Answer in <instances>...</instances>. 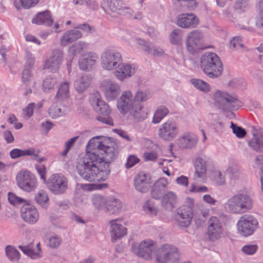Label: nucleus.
<instances>
[{"label":"nucleus","instance_id":"6ab92c4d","mask_svg":"<svg viewBox=\"0 0 263 263\" xmlns=\"http://www.w3.org/2000/svg\"><path fill=\"white\" fill-rule=\"evenodd\" d=\"M106 5L110 11L120 15L129 14L132 16L133 14L132 9L121 0H106Z\"/></svg>","mask_w":263,"mask_h":263},{"label":"nucleus","instance_id":"e433bc0d","mask_svg":"<svg viewBox=\"0 0 263 263\" xmlns=\"http://www.w3.org/2000/svg\"><path fill=\"white\" fill-rule=\"evenodd\" d=\"M69 97V82L65 81L62 83L58 90L56 98L59 101H62Z\"/></svg>","mask_w":263,"mask_h":263},{"label":"nucleus","instance_id":"c03bdc74","mask_svg":"<svg viewBox=\"0 0 263 263\" xmlns=\"http://www.w3.org/2000/svg\"><path fill=\"white\" fill-rule=\"evenodd\" d=\"M35 200L37 203L45 208H46L48 204V197L46 193L43 191H42L36 194L35 196Z\"/></svg>","mask_w":263,"mask_h":263},{"label":"nucleus","instance_id":"f257e3e1","mask_svg":"<svg viewBox=\"0 0 263 263\" xmlns=\"http://www.w3.org/2000/svg\"><path fill=\"white\" fill-rule=\"evenodd\" d=\"M102 136L91 138L87 143L86 154L77 162L78 174L88 182L105 180L110 173L109 164L117 158V144L110 142Z\"/></svg>","mask_w":263,"mask_h":263},{"label":"nucleus","instance_id":"f704fd0d","mask_svg":"<svg viewBox=\"0 0 263 263\" xmlns=\"http://www.w3.org/2000/svg\"><path fill=\"white\" fill-rule=\"evenodd\" d=\"M67 113L64 106L59 107L56 104H52L48 109V114L53 119L64 116Z\"/></svg>","mask_w":263,"mask_h":263},{"label":"nucleus","instance_id":"c85d7f7f","mask_svg":"<svg viewBox=\"0 0 263 263\" xmlns=\"http://www.w3.org/2000/svg\"><path fill=\"white\" fill-rule=\"evenodd\" d=\"M32 22L36 25L50 26L53 23L50 12L49 10L39 12L32 19Z\"/></svg>","mask_w":263,"mask_h":263},{"label":"nucleus","instance_id":"ddd939ff","mask_svg":"<svg viewBox=\"0 0 263 263\" xmlns=\"http://www.w3.org/2000/svg\"><path fill=\"white\" fill-rule=\"evenodd\" d=\"M203 35L198 30H194L189 33L186 39V45L188 51L194 54L198 50L202 49Z\"/></svg>","mask_w":263,"mask_h":263},{"label":"nucleus","instance_id":"f8f14e48","mask_svg":"<svg viewBox=\"0 0 263 263\" xmlns=\"http://www.w3.org/2000/svg\"><path fill=\"white\" fill-rule=\"evenodd\" d=\"M16 181L18 186L26 192L33 191L36 186L34 175L27 171L20 172L16 176Z\"/></svg>","mask_w":263,"mask_h":263},{"label":"nucleus","instance_id":"37998d69","mask_svg":"<svg viewBox=\"0 0 263 263\" xmlns=\"http://www.w3.org/2000/svg\"><path fill=\"white\" fill-rule=\"evenodd\" d=\"M151 97V93L148 90H138L135 94L134 101L135 104L137 102H143L147 101Z\"/></svg>","mask_w":263,"mask_h":263},{"label":"nucleus","instance_id":"423d86ee","mask_svg":"<svg viewBox=\"0 0 263 263\" xmlns=\"http://www.w3.org/2000/svg\"><path fill=\"white\" fill-rule=\"evenodd\" d=\"M89 102L96 111L98 114V121L106 124L113 125V120L110 117V109L108 105L101 99L98 92L90 95Z\"/></svg>","mask_w":263,"mask_h":263},{"label":"nucleus","instance_id":"4be33fe9","mask_svg":"<svg viewBox=\"0 0 263 263\" xmlns=\"http://www.w3.org/2000/svg\"><path fill=\"white\" fill-rule=\"evenodd\" d=\"M136 69V66L134 64L121 65L118 69L114 71V75L119 81H123L125 79L129 78L134 74Z\"/></svg>","mask_w":263,"mask_h":263},{"label":"nucleus","instance_id":"412c9836","mask_svg":"<svg viewBox=\"0 0 263 263\" xmlns=\"http://www.w3.org/2000/svg\"><path fill=\"white\" fill-rule=\"evenodd\" d=\"M21 213L23 219L30 224L35 223L39 219V213L36 208L27 203L23 205Z\"/></svg>","mask_w":263,"mask_h":263},{"label":"nucleus","instance_id":"0e129e2a","mask_svg":"<svg viewBox=\"0 0 263 263\" xmlns=\"http://www.w3.org/2000/svg\"><path fill=\"white\" fill-rule=\"evenodd\" d=\"M20 2L24 8L28 9L36 5L39 0H20Z\"/></svg>","mask_w":263,"mask_h":263},{"label":"nucleus","instance_id":"f3484780","mask_svg":"<svg viewBox=\"0 0 263 263\" xmlns=\"http://www.w3.org/2000/svg\"><path fill=\"white\" fill-rule=\"evenodd\" d=\"M223 229L221 222L216 217H212L209 220L208 235L211 241H215L221 237Z\"/></svg>","mask_w":263,"mask_h":263},{"label":"nucleus","instance_id":"4c0bfd02","mask_svg":"<svg viewBox=\"0 0 263 263\" xmlns=\"http://www.w3.org/2000/svg\"><path fill=\"white\" fill-rule=\"evenodd\" d=\"M57 83V80L54 77L48 76L43 81V89L45 92H48L54 88Z\"/></svg>","mask_w":263,"mask_h":263},{"label":"nucleus","instance_id":"de8ad7c7","mask_svg":"<svg viewBox=\"0 0 263 263\" xmlns=\"http://www.w3.org/2000/svg\"><path fill=\"white\" fill-rule=\"evenodd\" d=\"M230 46L232 49H243V45L241 43V39L239 36H235L231 40L230 42Z\"/></svg>","mask_w":263,"mask_h":263},{"label":"nucleus","instance_id":"69168bd1","mask_svg":"<svg viewBox=\"0 0 263 263\" xmlns=\"http://www.w3.org/2000/svg\"><path fill=\"white\" fill-rule=\"evenodd\" d=\"M145 161H155L158 158L157 154L155 152H145L143 154Z\"/></svg>","mask_w":263,"mask_h":263},{"label":"nucleus","instance_id":"c9c22d12","mask_svg":"<svg viewBox=\"0 0 263 263\" xmlns=\"http://www.w3.org/2000/svg\"><path fill=\"white\" fill-rule=\"evenodd\" d=\"M169 112V110L165 106H158L155 110L153 119V122L155 124L159 123L161 120Z\"/></svg>","mask_w":263,"mask_h":263},{"label":"nucleus","instance_id":"e2e57ef3","mask_svg":"<svg viewBox=\"0 0 263 263\" xmlns=\"http://www.w3.org/2000/svg\"><path fill=\"white\" fill-rule=\"evenodd\" d=\"M35 168L36 169L41 179L45 181L46 180V168L44 164H39L35 165Z\"/></svg>","mask_w":263,"mask_h":263},{"label":"nucleus","instance_id":"c756f323","mask_svg":"<svg viewBox=\"0 0 263 263\" xmlns=\"http://www.w3.org/2000/svg\"><path fill=\"white\" fill-rule=\"evenodd\" d=\"M197 137L190 134H185L179 139V146L183 148H191L197 143Z\"/></svg>","mask_w":263,"mask_h":263},{"label":"nucleus","instance_id":"6e6d98bb","mask_svg":"<svg viewBox=\"0 0 263 263\" xmlns=\"http://www.w3.org/2000/svg\"><path fill=\"white\" fill-rule=\"evenodd\" d=\"M248 6V0H237L235 5L234 8L241 11H243Z\"/></svg>","mask_w":263,"mask_h":263},{"label":"nucleus","instance_id":"4468645a","mask_svg":"<svg viewBox=\"0 0 263 263\" xmlns=\"http://www.w3.org/2000/svg\"><path fill=\"white\" fill-rule=\"evenodd\" d=\"M100 87L108 101L115 100L120 92V85L111 80L107 79L102 81Z\"/></svg>","mask_w":263,"mask_h":263},{"label":"nucleus","instance_id":"5701e85b","mask_svg":"<svg viewBox=\"0 0 263 263\" xmlns=\"http://www.w3.org/2000/svg\"><path fill=\"white\" fill-rule=\"evenodd\" d=\"M151 182L147 178L146 174L143 172L139 173L135 177L134 185L136 189L141 193L148 191Z\"/></svg>","mask_w":263,"mask_h":263},{"label":"nucleus","instance_id":"dca6fc26","mask_svg":"<svg viewBox=\"0 0 263 263\" xmlns=\"http://www.w3.org/2000/svg\"><path fill=\"white\" fill-rule=\"evenodd\" d=\"M63 57L62 50L59 49L53 50L45 62V68L53 72L58 71L62 63Z\"/></svg>","mask_w":263,"mask_h":263},{"label":"nucleus","instance_id":"3c124183","mask_svg":"<svg viewBox=\"0 0 263 263\" xmlns=\"http://www.w3.org/2000/svg\"><path fill=\"white\" fill-rule=\"evenodd\" d=\"M258 247L256 245H247L241 248V251L247 255H253L257 251Z\"/></svg>","mask_w":263,"mask_h":263},{"label":"nucleus","instance_id":"a878e982","mask_svg":"<svg viewBox=\"0 0 263 263\" xmlns=\"http://www.w3.org/2000/svg\"><path fill=\"white\" fill-rule=\"evenodd\" d=\"M105 207L109 214L118 215L122 211V203L121 200L115 197H109L105 202Z\"/></svg>","mask_w":263,"mask_h":263},{"label":"nucleus","instance_id":"a19ab883","mask_svg":"<svg viewBox=\"0 0 263 263\" xmlns=\"http://www.w3.org/2000/svg\"><path fill=\"white\" fill-rule=\"evenodd\" d=\"M6 255L11 261H17L20 258L19 252L14 247L11 246H7L5 248Z\"/></svg>","mask_w":263,"mask_h":263},{"label":"nucleus","instance_id":"052dcab7","mask_svg":"<svg viewBox=\"0 0 263 263\" xmlns=\"http://www.w3.org/2000/svg\"><path fill=\"white\" fill-rule=\"evenodd\" d=\"M35 104L33 103H30L23 109L24 115L27 119H29L33 115Z\"/></svg>","mask_w":263,"mask_h":263},{"label":"nucleus","instance_id":"1a4fd4ad","mask_svg":"<svg viewBox=\"0 0 263 263\" xmlns=\"http://www.w3.org/2000/svg\"><path fill=\"white\" fill-rule=\"evenodd\" d=\"M101 60L102 68L107 70L117 69L122 64L121 53L112 49L104 51L102 54Z\"/></svg>","mask_w":263,"mask_h":263},{"label":"nucleus","instance_id":"5fc2aeb1","mask_svg":"<svg viewBox=\"0 0 263 263\" xmlns=\"http://www.w3.org/2000/svg\"><path fill=\"white\" fill-rule=\"evenodd\" d=\"M213 179L216 183L219 185H223L225 183L224 177L220 172L215 171L214 172Z\"/></svg>","mask_w":263,"mask_h":263},{"label":"nucleus","instance_id":"aec40b11","mask_svg":"<svg viewBox=\"0 0 263 263\" xmlns=\"http://www.w3.org/2000/svg\"><path fill=\"white\" fill-rule=\"evenodd\" d=\"M199 19L193 13H183L177 18V25L183 28H194L199 24Z\"/></svg>","mask_w":263,"mask_h":263},{"label":"nucleus","instance_id":"473e14b6","mask_svg":"<svg viewBox=\"0 0 263 263\" xmlns=\"http://www.w3.org/2000/svg\"><path fill=\"white\" fill-rule=\"evenodd\" d=\"M195 168V179H204L206 172V166L205 161L202 158L198 157L196 159Z\"/></svg>","mask_w":263,"mask_h":263},{"label":"nucleus","instance_id":"13d9d810","mask_svg":"<svg viewBox=\"0 0 263 263\" xmlns=\"http://www.w3.org/2000/svg\"><path fill=\"white\" fill-rule=\"evenodd\" d=\"M145 211H148L151 214L156 215L157 213V208L153 204L152 202L148 200L143 206Z\"/></svg>","mask_w":263,"mask_h":263},{"label":"nucleus","instance_id":"0eeeda50","mask_svg":"<svg viewBox=\"0 0 263 263\" xmlns=\"http://www.w3.org/2000/svg\"><path fill=\"white\" fill-rule=\"evenodd\" d=\"M214 98L215 105L224 111L237 110L242 106V102L235 94L217 90L214 95Z\"/></svg>","mask_w":263,"mask_h":263},{"label":"nucleus","instance_id":"58836bf2","mask_svg":"<svg viewBox=\"0 0 263 263\" xmlns=\"http://www.w3.org/2000/svg\"><path fill=\"white\" fill-rule=\"evenodd\" d=\"M191 82L197 89L206 92L210 90V86L205 81L197 79H192Z\"/></svg>","mask_w":263,"mask_h":263},{"label":"nucleus","instance_id":"a18cd8bd","mask_svg":"<svg viewBox=\"0 0 263 263\" xmlns=\"http://www.w3.org/2000/svg\"><path fill=\"white\" fill-rule=\"evenodd\" d=\"M8 199L9 203L14 205H18L27 203V200L24 198L17 196L15 194L9 192L8 193Z\"/></svg>","mask_w":263,"mask_h":263},{"label":"nucleus","instance_id":"2eb2a0df","mask_svg":"<svg viewBox=\"0 0 263 263\" xmlns=\"http://www.w3.org/2000/svg\"><path fill=\"white\" fill-rule=\"evenodd\" d=\"M178 134V128L175 122L168 120L162 124L158 131L159 136L164 140L171 141Z\"/></svg>","mask_w":263,"mask_h":263},{"label":"nucleus","instance_id":"603ef678","mask_svg":"<svg viewBox=\"0 0 263 263\" xmlns=\"http://www.w3.org/2000/svg\"><path fill=\"white\" fill-rule=\"evenodd\" d=\"M140 159L136 155H130L127 159L125 167L126 169H129L138 163Z\"/></svg>","mask_w":263,"mask_h":263},{"label":"nucleus","instance_id":"a211bd4d","mask_svg":"<svg viewBox=\"0 0 263 263\" xmlns=\"http://www.w3.org/2000/svg\"><path fill=\"white\" fill-rule=\"evenodd\" d=\"M252 133L253 138L248 142L249 146L257 152H263V128L253 127Z\"/></svg>","mask_w":263,"mask_h":263},{"label":"nucleus","instance_id":"cd10ccee","mask_svg":"<svg viewBox=\"0 0 263 263\" xmlns=\"http://www.w3.org/2000/svg\"><path fill=\"white\" fill-rule=\"evenodd\" d=\"M82 34L79 30L74 28L67 31L61 39V45L63 46H66L68 44L74 42L81 38Z\"/></svg>","mask_w":263,"mask_h":263},{"label":"nucleus","instance_id":"774afa93","mask_svg":"<svg viewBox=\"0 0 263 263\" xmlns=\"http://www.w3.org/2000/svg\"><path fill=\"white\" fill-rule=\"evenodd\" d=\"M26 64L25 65V68H28L31 69L32 67L34 59V58L32 57V54L30 52H27L26 56Z\"/></svg>","mask_w":263,"mask_h":263},{"label":"nucleus","instance_id":"9d476101","mask_svg":"<svg viewBox=\"0 0 263 263\" xmlns=\"http://www.w3.org/2000/svg\"><path fill=\"white\" fill-rule=\"evenodd\" d=\"M48 189L55 195H61L68 189L67 179L63 175L55 174L52 175L46 182Z\"/></svg>","mask_w":263,"mask_h":263},{"label":"nucleus","instance_id":"79ce46f5","mask_svg":"<svg viewBox=\"0 0 263 263\" xmlns=\"http://www.w3.org/2000/svg\"><path fill=\"white\" fill-rule=\"evenodd\" d=\"M182 38V31L179 29H176L171 32L170 39L172 44L180 45L181 43Z\"/></svg>","mask_w":263,"mask_h":263},{"label":"nucleus","instance_id":"338daca9","mask_svg":"<svg viewBox=\"0 0 263 263\" xmlns=\"http://www.w3.org/2000/svg\"><path fill=\"white\" fill-rule=\"evenodd\" d=\"M18 248L26 255H27L31 257L34 254L33 250L30 247V246H22L20 245Z\"/></svg>","mask_w":263,"mask_h":263},{"label":"nucleus","instance_id":"bb28decb","mask_svg":"<svg viewBox=\"0 0 263 263\" xmlns=\"http://www.w3.org/2000/svg\"><path fill=\"white\" fill-rule=\"evenodd\" d=\"M168 184L167 180L165 178L159 179L153 185L151 191L152 198L158 200L162 198V193Z\"/></svg>","mask_w":263,"mask_h":263},{"label":"nucleus","instance_id":"7ed1b4c3","mask_svg":"<svg viewBox=\"0 0 263 263\" xmlns=\"http://www.w3.org/2000/svg\"><path fill=\"white\" fill-rule=\"evenodd\" d=\"M117 108L122 115L129 113L136 122L144 120L147 117L146 113L142 110V106L135 104L130 91H124L117 101Z\"/></svg>","mask_w":263,"mask_h":263},{"label":"nucleus","instance_id":"7c9ffc66","mask_svg":"<svg viewBox=\"0 0 263 263\" xmlns=\"http://www.w3.org/2000/svg\"><path fill=\"white\" fill-rule=\"evenodd\" d=\"M136 41L144 51H147L151 55L160 57L164 53V51L162 49L156 48L153 45H149L141 39H137Z\"/></svg>","mask_w":263,"mask_h":263},{"label":"nucleus","instance_id":"6e6552de","mask_svg":"<svg viewBox=\"0 0 263 263\" xmlns=\"http://www.w3.org/2000/svg\"><path fill=\"white\" fill-rule=\"evenodd\" d=\"M194 200L187 198L185 203L176 210L175 216L178 226L180 228L189 227L193 218Z\"/></svg>","mask_w":263,"mask_h":263},{"label":"nucleus","instance_id":"b1692460","mask_svg":"<svg viewBox=\"0 0 263 263\" xmlns=\"http://www.w3.org/2000/svg\"><path fill=\"white\" fill-rule=\"evenodd\" d=\"M119 220V219H116L115 220H111L109 221L111 228L110 233L112 240H116L117 239H120L127 233L126 228L122 224L117 222Z\"/></svg>","mask_w":263,"mask_h":263},{"label":"nucleus","instance_id":"09e8293b","mask_svg":"<svg viewBox=\"0 0 263 263\" xmlns=\"http://www.w3.org/2000/svg\"><path fill=\"white\" fill-rule=\"evenodd\" d=\"M61 242V237L57 235H53L49 238L48 246L51 248L55 249L59 247Z\"/></svg>","mask_w":263,"mask_h":263},{"label":"nucleus","instance_id":"f03ea898","mask_svg":"<svg viewBox=\"0 0 263 263\" xmlns=\"http://www.w3.org/2000/svg\"><path fill=\"white\" fill-rule=\"evenodd\" d=\"M133 252L138 256L150 260L155 255L158 263H175L179 260L178 249L171 245H164L156 249L152 240H143L140 243L134 242Z\"/></svg>","mask_w":263,"mask_h":263},{"label":"nucleus","instance_id":"72a5a7b5","mask_svg":"<svg viewBox=\"0 0 263 263\" xmlns=\"http://www.w3.org/2000/svg\"><path fill=\"white\" fill-rule=\"evenodd\" d=\"M97 56L96 54L83 57L79 60V67L83 70H90L96 63Z\"/></svg>","mask_w":263,"mask_h":263},{"label":"nucleus","instance_id":"680f3d73","mask_svg":"<svg viewBox=\"0 0 263 263\" xmlns=\"http://www.w3.org/2000/svg\"><path fill=\"white\" fill-rule=\"evenodd\" d=\"M31 69L28 68H24L22 72V80L24 83H27L30 81L32 77V74L30 72Z\"/></svg>","mask_w":263,"mask_h":263},{"label":"nucleus","instance_id":"49530a36","mask_svg":"<svg viewBox=\"0 0 263 263\" xmlns=\"http://www.w3.org/2000/svg\"><path fill=\"white\" fill-rule=\"evenodd\" d=\"M231 127L232 129L233 133L239 138H243L246 135V132L245 129L240 126H237L232 122L231 123Z\"/></svg>","mask_w":263,"mask_h":263},{"label":"nucleus","instance_id":"393cba45","mask_svg":"<svg viewBox=\"0 0 263 263\" xmlns=\"http://www.w3.org/2000/svg\"><path fill=\"white\" fill-rule=\"evenodd\" d=\"M178 201V196L172 191H168L164 194L161 198V204L167 210H172L176 206Z\"/></svg>","mask_w":263,"mask_h":263},{"label":"nucleus","instance_id":"864d4df0","mask_svg":"<svg viewBox=\"0 0 263 263\" xmlns=\"http://www.w3.org/2000/svg\"><path fill=\"white\" fill-rule=\"evenodd\" d=\"M73 1L76 5H86L92 9H95L97 7L96 2L91 0H73Z\"/></svg>","mask_w":263,"mask_h":263},{"label":"nucleus","instance_id":"bf43d9fd","mask_svg":"<svg viewBox=\"0 0 263 263\" xmlns=\"http://www.w3.org/2000/svg\"><path fill=\"white\" fill-rule=\"evenodd\" d=\"M76 29H79L83 30L87 33H91L94 32L95 31V29L93 27L89 25L87 23H83L79 25L78 26L74 27Z\"/></svg>","mask_w":263,"mask_h":263},{"label":"nucleus","instance_id":"9b49d317","mask_svg":"<svg viewBox=\"0 0 263 263\" xmlns=\"http://www.w3.org/2000/svg\"><path fill=\"white\" fill-rule=\"evenodd\" d=\"M258 227L257 220L252 215H244L237 222V229L239 233L247 237L253 233Z\"/></svg>","mask_w":263,"mask_h":263},{"label":"nucleus","instance_id":"2f4dec72","mask_svg":"<svg viewBox=\"0 0 263 263\" xmlns=\"http://www.w3.org/2000/svg\"><path fill=\"white\" fill-rule=\"evenodd\" d=\"M91 78L90 75L84 74L78 79L74 82V86L76 90L82 93L89 86Z\"/></svg>","mask_w":263,"mask_h":263},{"label":"nucleus","instance_id":"8fccbe9b","mask_svg":"<svg viewBox=\"0 0 263 263\" xmlns=\"http://www.w3.org/2000/svg\"><path fill=\"white\" fill-rule=\"evenodd\" d=\"M226 173L229 175L231 179H237L239 176V173L236 166H233L228 168Z\"/></svg>","mask_w":263,"mask_h":263},{"label":"nucleus","instance_id":"20e7f679","mask_svg":"<svg viewBox=\"0 0 263 263\" xmlns=\"http://www.w3.org/2000/svg\"><path fill=\"white\" fill-rule=\"evenodd\" d=\"M201 68L211 78L220 76L223 71L222 64L219 58L214 52H206L200 59Z\"/></svg>","mask_w":263,"mask_h":263},{"label":"nucleus","instance_id":"39448f33","mask_svg":"<svg viewBox=\"0 0 263 263\" xmlns=\"http://www.w3.org/2000/svg\"><path fill=\"white\" fill-rule=\"evenodd\" d=\"M253 205L251 196L245 192H239L231 197L226 203V208L230 212L242 214L250 210Z\"/></svg>","mask_w":263,"mask_h":263},{"label":"nucleus","instance_id":"ea45409f","mask_svg":"<svg viewBox=\"0 0 263 263\" xmlns=\"http://www.w3.org/2000/svg\"><path fill=\"white\" fill-rule=\"evenodd\" d=\"M40 153L39 150H36L34 148H30L22 150V156H33V159L36 161L41 163L46 161V158L44 157L40 158L39 154Z\"/></svg>","mask_w":263,"mask_h":263},{"label":"nucleus","instance_id":"4d7b16f0","mask_svg":"<svg viewBox=\"0 0 263 263\" xmlns=\"http://www.w3.org/2000/svg\"><path fill=\"white\" fill-rule=\"evenodd\" d=\"M255 164L260 168V181H263V155H259L255 159Z\"/></svg>","mask_w":263,"mask_h":263}]
</instances>
